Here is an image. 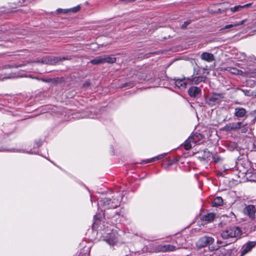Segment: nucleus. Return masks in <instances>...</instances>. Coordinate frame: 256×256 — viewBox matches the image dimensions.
<instances>
[{"instance_id":"473e14b6","label":"nucleus","mask_w":256,"mask_h":256,"mask_svg":"<svg viewBox=\"0 0 256 256\" xmlns=\"http://www.w3.org/2000/svg\"><path fill=\"white\" fill-rule=\"evenodd\" d=\"M212 158L215 162H218L222 160V158L216 154L214 155Z\"/></svg>"},{"instance_id":"e433bc0d","label":"nucleus","mask_w":256,"mask_h":256,"mask_svg":"<svg viewBox=\"0 0 256 256\" xmlns=\"http://www.w3.org/2000/svg\"><path fill=\"white\" fill-rule=\"evenodd\" d=\"M94 225L96 226V225L98 224V220H97V216L96 215L94 216Z\"/></svg>"},{"instance_id":"c756f323","label":"nucleus","mask_w":256,"mask_h":256,"mask_svg":"<svg viewBox=\"0 0 256 256\" xmlns=\"http://www.w3.org/2000/svg\"><path fill=\"white\" fill-rule=\"evenodd\" d=\"M250 116L254 118V119L252 120V123H254L256 120V110L252 111L250 114Z\"/></svg>"},{"instance_id":"5701e85b","label":"nucleus","mask_w":256,"mask_h":256,"mask_svg":"<svg viewBox=\"0 0 256 256\" xmlns=\"http://www.w3.org/2000/svg\"><path fill=\"white\" fill-rule=\"evenodd\" d=\"M192 139V135L190 136L188 139L186 140L185 143L184 144V148L185 150H188L191 148V140Z\"/></svg>"},{"instance_id":"de8ad7c7","label":"nucleus","mask_w":256,"mask_h":256,"mask_svg":"<svg viewBox=\"0 0 256 256\" xmlns=\"http://www.w3.org/2000/svg\"><path fill=\"white\" fill-rule=\"evenodd\" d=\"M248 92H246L244 93L245 95L248 96H250V95L248 94Z\"/></svg>"},{"instance_id":"dca6fc26","label":"nucleus","mask_w":256,"mask_h":256,"mask_svg":"<svg viewBox=\"0 0 256 256\" xmlns=\"http://www.w3.org/2000/svg\"><path fill=\"white\" fill-rule=\"evenodd\" d=\"M215 218L216 214L214 213H208L203 215L200 218L202 221H205L206 222H211L214 220Z\"/></svg>"},{"instance_id":"6ab92c4d","label":"nucleus","mask_w":256,"mask_h":256,"mask_svg":"<svg viewBox=\"0 0 256 256\" xmlns=\"http://www.w3.org/2000/svg\"><path fill=\"white\" fill-rule=\"evenodd\" d=\"M213 206H221L223 204V200L220 196H216L212 203Z\"/></svg>"},{"instance_id":"c03bdc74","label":"nucleus","mask_w":256,"mask_h":256,"mask_svg":"<svg viewBox=\"0 0 256 256\" xmlns=\"http://www.w3.org/2000/svg\"><path fill=\"white\" fill-rule=\"evenodd\" d=\"M251 4H252V3H248V4H244V6H243V8H248L250 6Z\"/></svg>"},{"instance_id":"aec40b11","label":"nucleus","mask_w":256,"mask_h":256,"mask_svg":"<svg viewBox=\"0 0 256 256\" xmlns=\"http://www.w3.org/2000/svg\"><path fill=\"white\" fill-rule=\"evenodd\" d=\"M256 246V242H248L246 244V246L245 248L242 252V254L250 252L252 248H253Z\"/></svg>"},{"instance_id":"f257e3e1","label":"nucleus","mask_w":256,"mask_h":256,"mask_svg":"<svg viewBox=\"0 0 256 256\" xmlns=\"http://www.w3.org/2000/svg\"><path fill=\"white\" fill-rule=\"evenodd\" d=\"M242 234L241 229L237 226H232L227 228L222 231L220 236L223 240H226L227 245L234 242L240 238Z\"/></svg>"},{"instance_id":"4c0bfd02","label":"nucleus","mask_w":256,"mask_h":256,"mask_svg":"<svg viewBox=\"0 0 256 256\" xmlns=\"http://www.w3.org/2000/svg\"><path fill=\"white\" fill-rule=\"evenodd\" d=\"M42 81L46 82H53V80L52 78H48V79H42Z\"/></svg>"},{"instance_id":"a211bd4d","label":"nucleus","mask_w":256,"mask_h":256,"mask_svg":"<svg viewBox=\"0 0 256 256\" xmlns=\"http://www.w3.org/2000/svg\"><path fill=\"white\" fill-rule=\"evenodd\" d=\"M226 70L230 72L231 74L239 75L242 74V72L241 70H239L236 68H232L230 66H228L225 68Z\"/></svg>"},{"instance_id":"9b49d317","label":"nucleus","mask_w":256,"mask_h":256,"mask_svg":"<svg viewBox=\"0 0 256 256\" xmlns=\"http://www.w3.org/2000/svg\"><path fill=\"white\" fill-rule=\"evenodd\" d=\"M246 110L243 108L238 107L234 109V116L238 118H242L246 116Z\"/></svg>"},{"instance_id":"7c9ffc66","label":"nucleus","mask_w":256,"mask_h":256,"mask_svg":"<svg viewBox=\"0 0 256 256\" xmlns=\"http://www.w3.org/2000/svg\"><path fill=\"white\" fill-rule=\"evenodd\" d=\"M57 13L58 14H67L68 12V9H62V8H58L56 10Z\"/></svg>"},{"instance_id":"09e8293b","label":"nucleus","mask_w":256,"mask_h":256,"mask_svg":"<svg viewBox=\"0 0 256 256\" xmlns=\"http://www.w3.org/2000/svg\"><path fill=\"white\" fill-rule=\"evenodd\" d=\"M218 244H222V242H220V241H218Z\"/></svg>"},{"instance_id":"0eeeda50","label":"nucleus","mask_w":256,"mask_h":256,"mask_svg":"<svg viewBox=\"0 0 256 256\" xmlns=\"http://www.w3.org/2000/svg\"><path fill=\"white\" fill-rule=\"evenodd\" d=\"M190 80L184 79H174L172 82V84H174L176 87L181 90H184L186 88L188 84H190Z\"/></svg>"},{"instance_id":"7ed1b4c3","label":"nucleus","mask_w":256,"mask_h":256,"mask_svg":"<svg viewBox=\"0 0 256 256\" xmlns=\"http://www.w3.org/2000/svg\"><path fill=\"white\" fill-rule=\"evenodd\" d=\"M119 200L115 198L110 199L104 198L98 202V205L102 206L108 208H115L119 206Z\"/></svg>"},{"instance_id":"a18cd8bd","label":"nucleus","mask_w":256,"mask_h":256,"mask_svg":"<svg viewBox=\"0 0 256 256\" xmlns=\"http://www.w3.org/2000/svg\"><path fill=\"white\" fill-rule=\"evenodd\" d=\"M177 161H178L177 159H176V158L172 160L171 162H170L169 164H172L176 162Z\"/></svg>"},{"instance_id":"f704fd0d","label":"nucleus","mask_w":256,"mask_h":256,"mask_svg":"<svg viewBox=\"0 0 256 256\" xmlns=\"http://www.w3.org/2000/svg\"><path fill=\"white\" fill-rule=\"evenodd\" d=\"M246 20V19L243 20L238 22H234L232 24L233 27L237 26L243 24L244 22Z\"/></svg>"},{"instance_id":"f3484780","label":"nucleus","mask_w":256,"mask_h":256,"mask_svg":"<svg viewBox=\"0 0 256 256\" xmlns=\"http://www.w3.org/2000/svg\"><path fill=\"white\" fill-rule=\"evenodd\" d=\"M103 240L106 242L110 246H114L118 242V238L114 234H110L109 238H104Z\"/></svg>"},{"instance_id":"c9c22d12","label":"nucleus","mask_w":256,"mask_h":256,"mask_svg":"<svg viewBox=\"0 0 256 256\" xmlns=\"http://www.w3.org/2000/svg\"><path fill=\"white\" fill-rule=\"evenodd\" d=\"M206 70V68H202V70H199L196 73V74L197 75H200V74H204Z\"/></svg>"},{"instance_id":"39448f33","label":"nucleus","mask_w":256,"mask_h":256,"mask_svg":"<svg viewBox=\"0 0 256 256\" xmlns=\"http://www.w3.org/2000/svg\"><path fill=\"white\" fill-rule=\"evenodd\" d=\"M214 242V239L211 236H204L199 238L196 242V246L198 248H204L212 244Z\"/></svg>"},{"instance_id":"c85d7f7f","label":"nucleus","mask_w":256,"mask_h":256,"mask_svg":"<svg viewBox=\"0 0 256 256\" xmlns=\"http://www.w3.org/2000/svg\"><path fill=\"white\" fill-rule=\"evenodd\" d=\"M242 8L243 6H236L234 7L231 8L230 10L232 12H236L240 10Z\"/></svg>"},{"instance_id":"f03ea898","label":"nucleus","mask_w":256,"mask_h":256,"mask_svg":"<svg viewBox=\"0 0 256 256\" xmlns=\"http://www.w3.org/2000/svg\"><path fill=\"white\" fill-rule=\"evenodd\" d=\"M70 60V58L66 56H47L45 57H43L40 60H38L36 62H36L38 63H42L47 64H55L59 62L68 60Z\"/></svg>"},{"instance_id":"58836bf2","label":"nucleus","mask_w":256,"mask_h":256,"mask_svg":"<svg viewBox=\"0 0 256 256\" xmlns=\"http://www.w3.org/2000/svg\"><path fill=\"white\" fill-rule=\"evenodd\" d=\"M90 86V82H86L83 84V87L86 88Z\"/></svg>"},{"instance_id":"393cba45","label":"nucleus","mask_w":256,"mask_h":256,"mask_svg":"<svg viewBox=\"0 0 256 256\" xmlns=\"http://www.w3.org/2000/svg\"><path fill=\"white\" fill-rule=\"evenodd\" d=\"M167 154V153H164V154H160L158 156H156V157H154L153 158H152L151 159L149 160L147 162H154V161H156V160H160V159H162V158H164L166 155Z\"/></svg>"},{"instance_id":"4be33fe9","label":"nucleus","mask_w":256,"mask_h":256,"mask_svg":"<svg viewBox=\"0 0 256 256\" xmlns=\"http://www.w3.org/2000/svg\"><path fill=\"white\" fill-rule=\"evenodd\" d=\"M202 91L200 88L193 86V98L201 96Z\"/></svg>"},{"instance_id":"49530a36","label":"nucleus","mask_w":256,"mask_h":256,"mask_svg":"<svg viewBox=\"0 0 256 256\" xmlns=\"http://www.w3.org/2000/svg\"><path fill=\"white\" fill-rule=\"evenodd\" d=\"M25 66V64H19V65L16 66L15 67H16V68H18V67H22V66Z\"/></svg>"},{"instance_id":"b1692460","label":"nucleus","mask_w":256,"mask_h":256,"mask_svg":"<svg viewBox=\"0 0 256 256\" xmlns=\"http://www.w3.org/2000/svg\"><path fill=\"white\" fill-rule=\"evenodd\" d=\"M102 61V56H100L91 60L90 62L92 64H103Z\"/></svg>"},{"instance_id":"1a4fd4ad","label":"nucleus","mask_w":256,"mask_h":256,"mask_svg":"<svg viewBox=\"0 0 256 256\" xmlns=\"http://www.w3.org/2000/svg\"><path fill=\"white\" fill-rule=\"evenodd\" d=\"M256 209L254 205L250 204L246 206L244 209V214L249 216L252 220L254 218Z\"/></svg>"},{"instance_id":"cd10ccee","label":"nucleus","mask_w":256,"mask_h":256,"mask_svg":"<svg viewBox=\"0 0 256 256\" xmlns=\"http://www.w3.org/2000/svg\"><path fill=\"white\" fill-rule=\"evenodd\" d=\"M80 5H78L72 8H68V12H72L75 13L78 12L80 10Z\"/></svg>"},{"instance_id":"bb28decb","label":"nucleus","mask_w":256,"mask_h":256,"mask_svg":"<svg viewBox=\"0 0 256 256\" xmlns=\"http://www.w3.org/2000/svg\"><path fill=\"white\" fill-rule=\"evenodd\" d=\"M237 147H238L237 144L234 143V142L230 143L228 145V148L230 150H231V151L236 148Z\"/></svg>"},{"instance_id":"ea45409f","label":"nucleus","mask_w":256,"mask_h":256,"mask_svg":"<svg viewBox=\"0 0 256 256\" xmlns=\"http://www.w3.org/2000/svg\"><path fill=\"white\" fill-rule=\"evenodd\" d=\"M233 27L232 24L226 25L223 29H228Z\"/></svg>"},{"instance_id":"4468645a","label":"nucleus","mask_w":256,"mask_h":256,"mask_svg":"<svg viewBox=\"0 0 256 256\" xmlns=\"http://www.w3.org/2000/svg\"><path fill=\"white\" fill-rule=\"evenodd\" d=\"M202 60L210 62L214 60V56L212 53L204 52L200 55Z\"/></svg>"},{"instance_id":"f8f14e48","label":"nucleus","mask_w":256,"mask_h":256,"mask_svg":"<svg viewBox=\"0 0 256 256\" xmlns=\"http://www.w3.org/2000/svg\"><path fill=\"white\" fill-rule=\"evenodd\" d=\"M204 137L200 134L196 132L193 134V143L200 144L204 142Z\"/></svg>"},{"instance_id":"2eb2a0df","label":"nucleus","mask_w":256,"mask_h":256,"mask_svg":"<svg viewBox=\"0 0 256 256\" xmlns=\"http://www.w3.org/2000/svg\"><path fill=\"white\" fill-rule=\"evenodd\" d=\"M220 246L217 248L212 247V250H216V251L212 254V256H226L227 254L228 250L224 248H221L218 250Z\"/></svg>"},{"instance_id":"20e7f679","label":"nucleus","mask_w":256,"mask_h":256,"mask_svg":"<svg viewBox=\"0 0 256 256\" xmlns=\"http://www.w3.org/2000/svg\"><path fill=\"white\" fill-rule=\"evenodd\" d=\"M224 98V96L222 94L214 93L207 98L206 102L208 105L214 106L220 104L223 100Z\"/></svg>"},{"instance_id":"a19ab883","label":"nucleus","mask_w":256,"mask_h":256,"mask_svg":"<svg viewBox=\"0 0 256 256\" xmlns=\"http://www.w3.org/2000/svg\"><path fill=\"white\" fill-rule=\"evenodd\" d=\"M188 94L190 97H192V86L189 88L188 90Z\"/></svg>"},{"instance_id":"412c9836","label":"nucleus","mask_w":256,"mask_h":256,"mask_svg":"<svg viewBox=\"0 0 256 256\" xmlns=\"http://www.w3.org/2000/svg\"><path fill=\"white\" fill-rule=\"evenodd\" d=\"M102 62L103 64L104 63H108V64H114L116 62V58L114 57H111V56H106V57H102Z\"/></svg>"},{"instance_id":"79ce46f5","label":"nucleus","mask_w":256,"mask_h":256,"mask_svg":"<svg viewBox=\"0 0 256 256\" xmlns=\"http://www.w3.org/2000/svg\"><path fill=\"white\" fill-rule=\"evenodd\" d=\"M142 252H138L139 254H142V253H144L145 252H150L149 250H147V248H144L142 250Z\"/></svg>"},{"instance_id":"423d86ee","label":"nucleus","mask_w":256,"mask_h":256,"mask_svg":"<svg viewBox=\"0 0 256 256\" xmlns=\"http://www.w3.org/2000/svg\"><path fill=\"white\" fill-rule=\"evenodd\" d=\"M196 150V148L194 149ZM210 152L207 150H204L200 151H193V156H194L195 158L200 160V161L206 160L207 158L210 156Z\"/></svg>"},{"instance_id":"2f4dec72","label":"nucleus","mask_w":256,"mask_h":256,"mask_svg":"<svg viewBox=\"0 0 256 256\" xmlns=\"http://www.w3.org/2000/svg\"><path fill=\"white\" fill-rule=\"evenodd\" d=\"M134 86V84L133 82H129V83H125L124 84H122L120 86V88H124V87H129L131 88L132 87Z\"/></svg>"},{"instance_id":"a878e982","label":"nucleus","mask_w":256,"mask_h":256,"mask_svg":"<svg viewBox=\"0 0 256 256\" xmlns=\"http://www.w3.org/2000/svg\"><path fill=\"white\" fill-rule=\"evenodd\" d=\"M206 78L202 76H198L193 78V82L196 84H198L200 82L204 81Z\"/></svg>"},{"instance_id":"8fccbe9b","label":"nucleus","mask_w":256,"mask_h":256,"mask_svg":"<svg viewBox=\"0 0 256 256\" xmlns=\"http://www.w3.org/2000/svg\"><path fill=\"white\" fill-rule=\"evenodd\" d=\"M13 152H18V150H14Z\"/></svg>"},{"instance_id":"37998d69","label":"nucleus","mask_w":256,"mask_h":256,"mask_svg":"<svg viewBox=\"0 0 256 256\" xmlns=\"http://www.w3.org/2000/svg\"><path fill=\"white\" fill-rule=\"evenodd\" d=\"M248 131V128L244 127L242 129V132L245 133Z\"/></svg>"},{"instance_id":"ddd939ff","label":"nucleus","mask_w":256,"mask_h":256,"mask_svg":"<svg viewBox=\"0 0 256 256\" xmlns=\"http://www.w3.org/2000/svg\"><path fill=\"white\" fill-rule=\"evenodd\" d=\"M242 122H232L226 124L225 130L228 131L235 130L240 128Z\"/></svg>"},{"instance_id":"72a5a7b5","label":"nucleus","mask_w":256,"mask_h":256,"mask_svg":"<svg viewBox=\"0 0 256 256\" xmlns=\"http://www.w3.org/2000/svg\"><path fill=\"white\" fill-rule=\"evenodd\" d=\"M191 22V20H187L186 22H185L184 24H182L181 26V28L182 29H185L186 28L187 26L190 24Z\"/></svg>"},{"instance_id":"9d476101","label":"nucleus","mask_w":256,"mask_h":256,"mask_svg":"<svg viewBox=\"0 0 256 256\" xmlns=\"http://www.w3.org/2000/svg\"><path fill=\"white\" fill-rule=\"evenodd\" d=\"M190 157L188 158L184 156L180 158V160L182 166L184 167L185 170L190 171L191 170Z\"/></svg>"},{"instance_id":"6e6552de","label":"nucleus","mask_w":256,"mask_h":256,"mask_svg":"<svg viewBox=\"0 0 256 256\" xmlns=\"http://www.w3.org/2000/svg\"><path fill=\"white\" fill-rule=\"evenodd\" d=\"M177 248L172 244H160L157 246L154 250L155 252H167L176 250Z\"/></svg>"}]
</instances>
